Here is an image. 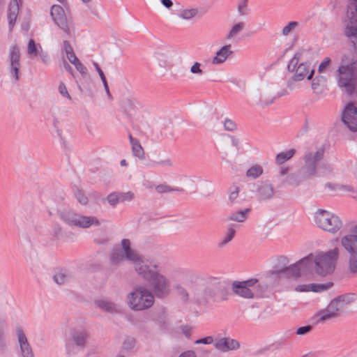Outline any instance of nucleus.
<instances>
[{"label": "nucleus", "instance_id": "f257e3e1", "mask_svg": "<svg viewBox=\"0 0 357 357\" xmlns=\"http://www.w3.org/2000/svg\"><path fill=\"white\" fill-rule=\"evenodd\" d=\"M348 22L344 34L354 47V52L344 54L337 70V82L340 88L352 94L356 86L357 77V0H349L347 4Z\"/></svg>", "mask_w": 357, "mask_h": 357}, {"label": "nucleus", "instance_id": "f03ea898", "mask_svg": "<svg viewBox=\"0 0 357 357\" xmlns=\"http://www.w3.org/2000/svg\"><path fill=\"white\" fill-rule=\"evenodd\" d=\"M136 271L148 284L153 297L164 299L170 294V282L165 275L159 273L157 265H151L149 260H146L137 265Z\"/></svg>", "mask_w": 357, "mask_h": 357}, {"label": "nucleus", "instance_id": "7ed1b4c3", "mask_svg": "<svg viewBox=\"0 0 357 357\" xmlns=\"http://www.w3.org/2000/svg\"><path fill=\"white\" fill-rule=\"evenodd\" d=\"M124 259L134 261L135 269L138 264L146 261L132 250L130 241L128 238L121 241V247L114 246L110 254V264L112 266H117Z\"/></svg>", "mask_w": 357, "mask_h": 357}, {"label": "nucleus", "instance_id": "20e7f679", "mask_svg": "<svg viewBox=\"0 0 357 357\" xmlns=\"http://www.w3.org/2000/svg\"><path fill=\"white\" fill-rule=\"evenodd\" d=\"M339 250L335 248L326 252L313 256V268H315L317 274L326 276L333 273L335 264L338 259Z\"/></svg>", "mask_w": 357, "mask_h": 357}, {"label": "nucleus", "instance_id": "39448f33", "mask_svg": "<svg viewBox=\"0 0 357 357\" xmlns=\"http://www.w3.org/2000/svg\"><path fill=\"white\" fill-rule=\"evenodd\" d=\"M128 305L134 311L147 310L153 306V294L144 287H137L128 295Z\"/></svg>", "mask_w": 357, "mask_h": 357}, {"label": "nucleus", "instance_id": "423d86ee", "mask_svg": "<svg viewBox=\"0 0 357 357\" xmlns=\"http://www.w3.org/2000/svg\"><path fill=\"white\" fill-rule=\"evenodd\" d=\"M314 221L319 228L331 234L337 233L342 226L337 215L324 209H319L315 213Z\"/></svg>", "mask_w": 357, "mask_h": 357}, {"label": "nucleus", "instance_id": "0eeeda50", "mask_svg": "<svg viewBox=\"0 0 357 357\" xmlns=\"http://www.w3.org/2000/svg\"><path fill=\"white\" fill-rule=\"evenodd\" d=\"M301 52H296L289 61L287 65V69L289 72L295 70L293 79L296 81L303 80L305 77L309 80L312 79L314 74V70L312 69L310 70L311 63L310 62H302L296 67L298 61L301 60Z\"/></svg>", "mask_w": 357, "mask_h": 357}, {"label": "nucleus", "instance_id": "6e6552de", "mask_svg": "<svg viewBox=\"0 0 357 357\" xmlns=\"http://www.w3.org/2000/svg\"><path fill=\"white\" fill-rule=\"evenodd\" d=\"M324 149L321 148L315 153L308 151L303 156L304 165L300 170L307 179L317 175V167L319 162L324 158Z\"/></svg>", "mask_w": 357, "mask_h": 357}, {"label": "nucleus", "instance_id": "1a4fd4ad", "mask_svg": "<svg viewBox=\"0 0 357 357\" xmlns=\"http://www.w3.org/2000/svg\"><path fill=\"white\" fill-rule=\"evenodd\" d=\"M312 269L313 255L310 254L305 257L301 259L295 264L289 265L287 268H284L285 271L282 275H284L287 278H296L301 276V273H305L311 272Z\"/></svg>", "mask_w": 357, "mask_h": 357}, {"label": "nucleus", "instance_id": "9d476101", "mask_svg": "<svg viewBox=\"0 0 357 357\" xmlns=\"http://www.w3.org/2000/svg\"><path fill=\"white\" fill-rule=\"evenodd\" d=\"M356 225L352 231L355 234H349L342 237V247L350 254L349 268L352 273H357V233L355 232Z\"/></svg>", "mask_w": 357, "mask_h": 357}, {"label": "nucleus", "instance_id": "9b49d317", "mask_svg": "<svg viewBox=\"0 0 357 357\" xmlns=\"http://www.w3.org/2000/svg\"><path fill=\"white\" fill-rule=\"evenodd\" d=\"M346 295H340L333 299L328 304L326 309L319 312L318 316L320 321H325L335 317L338 312L342 309L346 303Z\"/></svg>", "mask_w": 357, "mask_h": 357}, {"label": "nucleus", "instance_id": "f8f14e48", "mask_svg": "<svg viewBox=\"0 0 357 357\" xmlns=\"http://www.w3.org/2000/svg\"><path fill=\"white\" fill-rule=\"evenodd\" d=\"M342 121L351 131H357V107L354 103L349 102L345 106Z\"/></svg>", "mask_w": 357, "mask_h": 357}, {"label": "nucleus", "instance_id": "ddd939ff", "mask_svg": "<svg viewBox=\"0 0 357 357\" xmlns=\"http://www.w3.org/2000/svg\"><path fill=\"white\" fill-rule=\"evenodd\" d=\"M50 15L54 22L67 34H70V28L63 8L59 5L51 7Z\"/></svg>", "mask_w": 357, "mask_h": 357}, {"label": "nucleus", "instance_id": "4468645a", "mask_svg": "<svg viewBox=\"0 0 357 357\" xmlns=\"http://www.w3.org/2000/svg\"><path fill=\"white\" fill-rule=\"evenodd\" d=\"M220 294V300H226L228 292L220 282L215 283L211 287H208L204 290V295L213 301H218V296Z\"/></svg>", "mask_w": 357, "mask_h": 357}, {"label": "nucleus", "instance_id": "2eb2a0df", "mask_svg": "<svg viewBox=\"0 0 357 357\" xmlns=\"http://www.w3.org/2000/svg\"><path fill=\"white\" fill-rule=\"evenodd\" d=\"M20 50L17 45L11 47L10 51V73L16 80L19 79Z\"/></svg>", "mask_w": 357, "mask_h": 357}, {"label": "nucleus", "instance_id": "dca6fc26", "mask_svg": "<svg viewBox=\"0 0 357 357\" xmlns=\"http://www.w3.org/2000/svg\"><path fill=\"white\" fill-rule=\"evenodd\" d=\"M214 346L218 350L225 352L229 350H235L239 348L238 341L229 337H222L215 341Z\"/></svg>", "mask_w": 357, "mask_h": 357}, {"label": "nucleus", "instance_id": "f3484780", "mask_svg": "<svg viewBox=\"0 0 357 357\" xmlns=\"http://www.w3.org/2000/svg\"><path fill=\"white\" fill-rule=\"evenodd\" d=\"M18 342L23 357H34L33 353L24 331L20 328L17 329Z\"/></svg>", "mask_w": 357, "mask_h": 357}, {"label": "nucleus", "instance_id": "a211bd4d", "mask_svg": "<svg viewBox=\"0 0 357 357\" xmlns=\"http://www.w3.org/2000/svg\"><path fill=\"white\" fill-rule=\"evenodd\" d=\"M289 264V259L283 255L278 257L276 259V262L273 266V269L269 271V275H274L275 278H280L285 271L284 268H287Z\"/></svg>", "mask_w": 357, "mask_h": 357}, {"label": "nucleus", "instance_id": "6ab92c4d", "mask_svg": "<svg viewBox=\"0 0 357 357\" xmlns=\"http://www.w3.org/2000/svg\"><path fill=\"white\" fill-rule=\"evenodd\" d=\"M256 193L260 199L266 200L272 198L274 190L271 184L267 182H260L257 184Z\"/></svg>", "mask_w": 357, "mask_h": 357}, {"label": "nucleus", "instance_id": "aec40b11", "mask_svg": "<svg viewBox=\"0 0 357 357\" xmlns=\"http://www.w3.org/2000/svg\"><path fill=\"white\" fill-rule=\"evenodd\" d=\"M239 282L236 281L232 284V288L235 294L245 298H252L255 296L252 289L243 284H239Z\"/></svg>", "mask_w": 357, "mask_h": 357}, {"label": "nucleus", "instance_id": "412c9836", "mask_svg": "<svg viewBox=\"0 0 357 357\" xmlns=\"http://www.w3.org/2000/svg\"><path fill=\"white\" fill-rule=\"evenodd\" d=\"M231 45H226L222 46L216 52L215 56L212 60L213 64H220L222 63L226 59L233 54V52L230 50Z\"/></svg>", "mask_w": 357, "mask_h": 357}, {"label": "nucleus", "instance_id": "4be33fe9", "mask_svg": "<svg viewBox=\"0 0 357 357\" xmlns=\"http://www.w3.org/2000/svg\"><path fill=\"white\" fill-rule=\"evenodd\" d=\"M100 225L98 219L94 216L78 215L75 223V227L82 228H89L91 225Z\"/></svg>", "mask_w": 357, "mask_h": 357}, {"label": "nucleus", "instance_id": "5701e85b", "mask_svg": "<svg viewBox=\"0 0 357 357\" xmlns=\"http://www.w3.org/2000/svg\"><path fill=\"white\" fill-rule=\"evenodd\" d=\"M333 283L328 282L326 284H310L301 286V291L321 292L332 287Z\"/></svg>", "mask_w": 357, "mask_h": 357}, {"label": "nucleus", "instance_id": "b1692460", "mask_svg": "<svg viewBox=\"0 0 357 357\" xmlns=\"http://www.w3.org/2000/svg\"><path fill=\"white\" fill-rule=\"evenodd\" d=\"M327 79L323 75H317L312 81V89L316 94H321L324 92L326 85Z\"/></svg>", "mask_w": 357, "mask_h": 357}, {"label": "nucleus", "instance_id": "393cba45", "mask_svg": "<svg viewBox=\"0 0 357 357\" xmlns=\"http://www.w3.org/2000/svg\"><path fill=\"white\" fill-rule=\"evenodd\" d=\"M304 176L305 175L299 169L298 172L289 174L285 178V182L289 185L298 186L303 181L308 180Z\"/></svg>", "mask_w": 357, "mask_h": 357}, {"label": "nucleus", "instance_id": "a878e982", "mask_svg": "<svg viewBox=\"0 0 357 357\" xmlns=\"http://www.w3.org/2000/svg\"><path fill=\"white\" fill-rule=\"evenodd\" d=\"M19 12V6L17 0H12L8 9V20L10 27H13L15 23Z\"/></svg>", "mask_w": 357, "mask_h": 357}, {"label": "nucleus", "instance_id": "bb28decb", "mask_svg": "<svg viewBox=\"0 0 357 357\" xmlns=\"http://www.w3.org/2000/svg\"><path fill=\"white\" fill-rule=\"evenodd\" d=\"M78 215L74 211H63L59 213V217L61 220L70 226H75Z\"/></svg>", "mask_w": 357, "mask_h": 357}, {"label": "nucleus", "instance_id": "cd10ccee", "mask_svg": "<svg viewBox=\"0 0 357 357\" xmlns=\"http://www.w3.org/2000/svg\"><path fill=\"white\" fill-rule=\"evenodd\" d=\"M296 152V149H291L287 151L278 153L275 157V163L278 165H283L285 162L290 160L295 155Z\"/></svg>", "mask_w": 357, "mask_h": 357}, {"label": "nucleus", "instance_id": "c85d7f7f", "mask_svg": "<svg viewBox=\"0 0 357 357\" xmlns=\"http://www.w3.org/2000/svg\"><path fill=\"white\" fill-rule=\"evenodd\" d=\"M87 337L88 334L86 331L75 332L73 335L75 344L82 348L84 347Z\"/></svg>", "mask_w": 357, "mask_h": 357}, {"label": "nucleus", "instance_id": "c756f323", "mask_svg": "<svg viewBox=\"0 0 357 357\" xmlns=\"http://www.w3.org/2000/svg\"><path fill=\"white\" fill-rule=\"evenodd\" d=\"M250 208H245L244 210L238 211L233 213L228 219L239 222H243L248 218V214L250 212Z\"/></svg>", "mask_w": 357, "mask_h": 357}, {"label": "nucleus", "instance_id": "7c9ffc66", "mask_svg": "<svg viewBox=\"0 0 357 357\" xmlns=\"http://www.w3.org/2000/svg\"><path fill=\"white\" fill-rule=\"evenodd\" d=\"M131 146L133 155L137 157L139 160H144L145 158V153L139 140L134 142Z\"/></svg>", "mask_w": 357, "mask_h": 357}, {"label": "nucleus", "instance_id": "2f4dec72", "mask_svg": "<svg viewBox=\"0 0 357 357\" xmlns=\"http://www.w3.org/2000/svg\"><path fill=\"white\" fill-rule=\"evenodd\" d=\"M235 234H236V230L234 227V225H229L227 228L226 236L224 238V239L222 240V241L220 243V246L225 245L227 243H228L229 241H231L234 238Z\"/></svg>", "mask_w": 357, "mask_h": 357}, {"label": "nucleus", "instance_id": "473e14b6", "mask_svg": "<svg viewBox=\"0 0 357 357\" xmlns=\"http://www.w3.org/2000/svg\"><path fill=\"white\" fill-rule=\"evenodd\" d=\"M263 173V169L259 165L253 166L250 168L247 172L246 175L248 177H252L254 178H258Z\"/></svg>", "mask_w": 357, "mask_h": 357}, {"label": "nucleus", "instance_id": "72a5a7b5", "mask_svg": "<svg viewBox=\"0 0 357 357\" xmlns=\"http://www.w3.org/2000/svg\"><path fill=\"white\" fill-rule=\"evenodd\" d=\"M75 196L77 201L82 205H86L89 202V199L84 194V190L77 188L75 192Z\"/></svg>", "mask_w": 357, "mask_h": 357}, {"label": "nucleus", "instance_id": "f704fd0d", "mask_svg": "<svg viewBox=\"0 0 357 357\" xmlns=\"http://www.w3.org/2000/svg\"><path fill=\"white\" fill-rule=\"evenodd\" d=\"M245 27V23L244 22H238L234 25L229 32L228 33V35L227 36V38H231L234 37L235 35H236L238 32L242 31Z\"/></svg>", "mask_w": 357, "mask_h": 357}, {"label": "nucleus", "instance_id": "c9c22d12", "mask_svg": "<svg viewBox=\"0 0 357 357\" xmlns=\"http://www.w3.org/2000/svg\"><path fill=\"white\" fill-rule=\"evenodd\" d=\"M198 13L197 8L183 10L180 14V17L184 20H190L194 17Z\"/></svg>", "mask_w": 357, "mask_h": 357}, {"label": "nucleus", "instance_id": "e433bc0d", "mask_svg": "<svg viewBox=\"0 0 357 357\" xmlns=\"http://www.w3.org/2000/svg\"><path fill=\"white\" fill-rule=\"evenodd\" d=\"M37 46H38L40 50L42 49L40 44H36L33 39H30L28 43V50H27L28 54H31V55H35V56L38 55V52Z\"/></svg>", "mask_w": 357, "mask_h": 357}, {"label": "nucleus", "instance_id": "4c0bfd02", "mask_svg": "<svg viewBox=\"0 0 357 357\" xmlns=\"http://www.w3.org/2000/svg\"><path fill=\"white\" fill-rule=\"evenodd\" d=\"M96 304L100 309L106 312H112L114 308V305L111 302L98 301H96Z\"/></svg>", "mask_w": 357, "mask_h": 357}, {"label": "nucleus", "instance_id": "58836bf2", "mask_svg": "<svg viewBox=\"0 0 357 357\" xmlns=\"http://www.w3.org/2000/svg\"><path fill=\"white\" fill-rule=\"evenodd\" d=\"M66 270H60L58 273H56L53 278H54V280L59 284H63L66 280V278H67V275L66 273Z\"/></svg>", "mask_w": 357, "mask_h": 357}, {"label": "nucleus", "instance_id": "ea45409f", "mask_svg": "<svg viewBox=\"0 0 357 357\" xmlns=\"http://www.w3.org/2000/svg\"><path fill=\"white\" fill-rule=\"evenodd\" d=\"M75 61V63H74L73 65L75 66L76 69L80 73L82 77L84 78L87 75H89L87 68L85 67V66L78 59H76V60Z\"/></svg>", "mask_w": 357, "mask_h": 357}, {"label": "nucleus", "instance_id": "a19ab883", "mask_svg": "<svg viewBox=\"0 0 357 357\" xmlns=\"http://www.w3.org/2000/svg\"><path fill=\"white\" fill-rule=\"evenodd\" d=\"M135 344V339L132 337H128L126 338L122 344V349L128 351L132 349Z\"/></svg>", "mask_w": 357, "mask_h": 357}, {"label": "nucleus", "instance_id": "79ce46f5", "mask_svg": "<svg viewBox=\"0 0 357 357\" xmlns=\"http://www.w3.org/2000/svg\"><path fill=\"white\" fill-rule=\"evenodd\" d=\"M117 195L119 202L131 201L134 198V194L131 191H128L126 192H117Z\"/></svg>", "mask_w": 357, "mask_h": 357}, {"label": "nucleus", "instance_id": "37998d69", "mask_svg": "<svg viewBox=\"0 0 357 357\" xmlns=\"http://www.w3.org/2000/svg\"><path fill=\"white\" fill-rule=\"evenodd\" d=\"M298 25V22L296 21L289 22L286 26H284L282 30V33L284 36H287L291 31L296 28Z\"/></svg>", "mask_w": 357, "mask_h": 357}, {"label": "nucleus", "instance_id": "c03bdc74", "mask_svg": "<svg viewBox=\"0 0 357 357\" xmlns=\"http://www.w3.org/2000/svg\"><path fill=\"white\" fill-rule=\"evenodd\" d=\"M107 200L112 206H116L119 203L117 192L109 193L107 197Z\"/></svg>", "mask_w": 357, "mask_h": 357}, {"label": "nucleus", "instance_id": "a18cd8bd", "mask_svg": "<svg viewBox=\"0 0 357 357\" xmlns=\"http://www.w3.org/2000/svg\"><path fill=\"white\" fill-rule=\"evenodd\" d=\"M176 291H177V293H178V296H180L181 299L183 302H187L188 301L189 294L185 288L182 287L181 286L178 285L176 287Z\"/></svg>", "mask_w": 357, "mask_h": 357}, {"label": "nucleus", "instance_id": "49530a36", "mask_svg": "<svg viewBox=\"0 0 357 357\" xmlns=\"http://www.w3.org/2000/svg\"><path fill=\"white\" fill-rule=\"evenodd\" d=\"M59 93L63 96V97H65V98H67L69 100H71V96L69 94L68 90H67V88H66V86L64 82H61L59 83Z\"/></svg>", "mask_w": 357, "mask_h": 357}, {"label": "nucleus", "instance_id": "de8ad7c7", "mask_svg": "<svg viewBox=\"0 0 357 357\" xmlns=\"http://www.w3.org/2000/svg\"><path fill=\"white\" fill-rule=\"evenodd\" d=\"M331 59L330 57H325L324 60L321 62L318 68V72L322 73L325 70V69L331 64Z\"/></svg>", "mask_w": 357, "mask_h": 357}, {"label": "nucleus", "instance_id": "09e8293b", "mask_svg": "<svg viewBox=\"0 0 357 357\" xmlns=\"http://www.w3.org/2000/svg\"><path fill=\"white\" fill-rule=\"evenodd\" d=\"M224 128L229 131H234L236 129V124L231 119H226L224 122Z\"/></svg>", "mask_w": 357, "mask_h": 357}, {"label": "nucleus", "instance_id": "8fccbe9b", "mask_svg": "<svg viewBox=\"0 0 357 357\" xmlns=\"http://www.w3.org/2000/svg\"><path fill=\"white\" fill-rule=\"evenodd\" d=\"M190 73L192 74L202 75L203 70L201 68V63L199 62H195L190 67Z\"/></svg>", "mask_w": 357, "mask_h": 357}, {"label": "nucleus", "instance_id": "3c124183", "mask_svg": "<svg viewBox=\"0 0 357 357\" xmlns=\"http://www.w3.org/2000/svg\"><path fill=\"white\" fill-rule=\"evenodd\" d=\"M155 190L158 193H165L168 192H172V188L165 184H160L155 187Z\"/></svg>", "mask_w": 357, "mask_h": 357}, {"label": "nucleus", "instance_id": "603ef678", "mask_svg": "<svg viewBox=\"0 0 357 357\" xmlns=\"http://www.w3.org/2000/svg\"><path fill=\"white\" fill-rule=\"evenodd\" d=\"M248 0H243L238 6V11L241 15L247 14Z\"/></svg>", "mask_w": 357, "mask_h": 357}, {"label": "nucleus", "instance_id": "864d4df0", "mask_svg": "<svg viewBox=\"0 0 357 357\" xmlns=\"http://www.w3.org/2000/svg\"><path fill=\"white\" fill-rule=\"evenodd\" d=\"M312 329V326L310 325L301 326L297 329L296 334L298 335H303L311 331Z\"/></svg>", "mask_w": 357, "mask_h": 357}, {"label": "nucleus", "instance_id": "5fc2aeb1", "mask_svg": "<svg viewBox=\"0 0 357 357\" xmlns=\"http://www.w3.org/2000/svg\"><path fill=\"white\" fill-rule=\"evenodd\" d=\"M213 342V337L212 336H207V337L197 340L195 342V344H210Z\"/></svg>", "mask_w": 357, "mask_h": 357}, {"label": "nucleus", "instance_id": "6e6d98bb", "mask_svg": "<svg viewBox=\"0 0 357 357\" xmlns=\"http://www.w3.org/2000/svg\"><path fill=\"white\" fill-rule=\"evenodd\" d=\"M257 283H258V280L255 279V278H251L250 280H247L245 281H242V282H239V284H243L246 287H249L250 289V287L255 288V285Z\"/></svg>", "mask_w": 357, "mask_h": 357}, {"label": "nucleus", "instance_id": "4d7b16f0", "mask_svg": "<svg viewBox=\"0 0 357 357\" xmlns=\"http://www.w3.org/2000/svg\"><path fill=\"white\" fill-rule=\"evenodd\" d=\"M93 65L96 70L98 73V75H99L102 82H104L107 81L105 75L103 71L101 70V68H100V66L98 65V63L97 62H96V61H93Z\"/></svg>", "mask_w": 357, "mask_h": 357}, {"label": "nucleus", "instance_id": "13d9d810", "mask_svg": "<svg viewBox=\"0 0 357 357\" xmlns=\"http://www.w3.org/2000/svg\"><path fill=\"white\" fill-rule=\"evenodd\" d=\"M191 327L188 325H185L181 326V331L182 333L184 334V335L188 338L190 339L191 335Z\"/></svg>", "mask_w": 357, "mask_h": 357}, {"label": "nucleus", "instance_id": "bf43d9fd", "mask_svg": "<svg viewBox=\"0 0 357 357\" xmlns=\"http://www.w3.org/2000/svg\"><path fill=\"white\" fill-rule=\"evenodd\" d=\"M63 50L66 54H68L70 52H73V48L71 46L70 42L68 40H64L63 43Z\"/></svg>", "mask_w": 357, "mask_h": 357}, {"label": "nucleus", "instance_id": "052dcab7", "mask_svg": "<svg viewBox=\"0 0 357 357\" xmlns=\"http://www.w3.org/2000/svg\"><path fill=\"white\" fill-rule=\"evenodd\" d=\"M178 357H196V354L194 351L188 350L181 353Z\"/></svg>", "mask_w": 357, "mask_h": 357}, {"label": "nucleus", "instance_id": "680f3d73", "mask_svg": "<svg viewBox=\"0 0 357 357\" xmlns=\"http://www.w3.org/2000/svg\"><path fill=\"white\" fill-rule=\"evenodd\" d=\"M42 61L44 63H47L49 61V56L47 52H43L42 50L40 53H38Z\"/></svg>", "mask_w": 357, "mask_h": 357}, {"label": "nucleus", "instance_id": "e2e57ef3", "mask_svg": "<svg viewBox=\"0 0 357 357\" xmlns=\"http://www.w3.org/2000/svg\"><path fill=\"white\" fill-rule=\"evenodd\" d=\"M66 56H67V58L69 60V61L71 63H73V64L75 63V60H76V59H78L76 56L74 51H73V52L69 53L68 54H66Z\"/></svg>", "mask_w": 357, "mask_h": 357}, {"label": "nucleus", "instance_id": "0e129e2a", "mask_svg": "<svg viewBox=\"0 0 357 357\" xmlns=\"http://www.w3.org/2000/svg\"><path fill=\"white\" fill-rule=\"evenodd\" d=\"M238 195V188H236V190L231 192L229 195V200L233 202Z\"/></svg>", "mask_w": 357, "mask_h": 357}, {"label": "nucleus", "instance_id": "69168bd1", "mask_svg": "<svg viewBox=\"0 0 357 357\" xmlns=\"http://www.w3.org/2000/svg\"><path fill=\"white\" fill-rule=\"evenodd\" d=\"M162 4L167 8H170L173 6L172 0H160Z\"/></svg>", "mask_w": 357, "mask_h": 357}, {"label": "nucleus", "instance_id": "338daca9", "mask_svg": "<svg viewBox=\"0 0 357 357\" xmlns=\"http://www.w3.org/2000/svg\"><path fill=\"white\" fill-rule=\"evenodd\" d=\"M63 66H64V68L66 69V70L67 72H68L70 75L74 76V72H73V70L72 67L70 66V65L68 63H67L66 61H65Z\"/></svg>", "mask_w": 357, "mask_h": 357}, {"label": "nucleus", "instance_id": "774afa93", "mask_svg": "<svg viewBox=\"0 0 357 357\" xmlns=\"http://www.w3.org/2000/svg\"><path fill=\"white\" fill-rule=\"evenodd\" d=\"M289 167L286 166H282L280 167L279 174L280 176H284L287 174Z\"/></svg>", "mask_w": 357, "mask_h": 357}]
</instances>
